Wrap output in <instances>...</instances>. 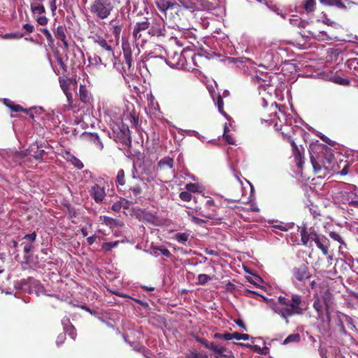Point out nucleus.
Segmentation results:
<instances>
[{
  "label": "nucleus",
  "mask_w": 358,
  "mask_h": 358,
  "mask_svg": "<svg viewBox=\"0 0 358 358\" xmlns=\"http://www.w3.org/2000/svg\"><path fill=\"white\" fill-rule=\"evenodd\" d=\"M309 152L310 162L315 173H319L322 169L338 172L335 157L331 148L324 144L314 145L310 147Z\"/></svg>",
  "instance_id": "nucleus-1"
},
{
  "label": "nucleus",
  "mask_w": 358,
  "mask_h": 358,
  "mask_svg": "<svg viewBox=\"0 0 358 358\" xmlns=\"http://www.w3.org/2000/svg\"><path fill=\"white\" fill-rule=\"evenodd\" d=\"M302 298L300 295L292 294L291 299L282 296L278 298V302L271 306L272 310L289 324L288 318L295 315H302L303 308L301 307Z\"/></svg>",
  "instance_id": "nucleus-2"
},
{
  "label": "nucleus",
  "mask_w": 358,
  "mask_h": 358,
  "mask_svg": "<svg viewBox=\"0 0 358 358\" xmlns=\"http://www.w3.org/2000/svg\"><path fill=\"white\" fill-rule=\"evenodd\" d=\"M180 4L176 3L177 10L171 11L167 17L173 22L177 23L186 20L192 12L197 9L195 3L180 0Z\"/></svg>",
  "instance_id": "nucleus-3"
},
{
  "label": "nucleus",
  "mask_w": 358,
  "mask_h": 358,
  "mask_svg": "<svg viewBox=\"0 0 358 358\" xmlns=\"http://www.w3.org/2000/svg\"><path fill=\"white\" fill-rule=\"evenodd\" d=\"M114 6L109 0H94L90 5V12L98 19H106L111 13Z\"/></svg>",
  "instance_id": "nucleus-4"
},
{
  "label": "nucleus",
  "mask_w": 358,
  "mask_h": 358,
  "mask_svg": "<svg viewBox=\"0 0 358 358\" xmlns=\"http://www.w3.org/2000/svg\"><path fill=\"white\" fill-rule=\"evenodd\" d=\"M149 25L150 27L148 28V31L149 35L156 37L166 36V24L164 20L160 15H157L153 17L151 22L149 21Z\"/></svg>",
  "instance_id": "nucleus-5"
},
{
  "label": "nucleus",
  "mask_w": 358,
  "mask_h": 358,
  "mask_svg": "<svg viewBox=\"0 0 358 358\" xmlns=\"http://www.w3.org/2000/svg\"><path fill=\"white\" fill-rule=\"evenodd\" d=\"M196 341L200 343L206 348L212 351L213 355L215 358L228 357L229 355V354H231V352L228 350L225 347L220 346L214 342H209L205 338L196 337Z\"/></svg>",
  "instance_id": "nucleus-6"
},
{
  "label": "nucleus",
  "mask_w": 358,
  "mask_h": 358,
  "mask_svg": "<svg viewBox=\"0 0 358 358\" xmlns=\"http://www.w3.org/2000/svg\"><path fill=\"white\" fill-rule=\"evenodd\" d=\"M115 140L117 143H121L124 149L131 147V132L127 125L122 124L119 127V131L116 133Z\"/></svg>",
  "instance_id": "nucleus-7"
},
{
  "label": "nucleus",
  "mask_w": 358,
  "mask_h": 358,
  "mask_svg": "<svg viewBox=\"0 0 358 358\" xmlns=\"http://www.w3.org/2000/svg\"><path fill=\"white\" fill-rule=\"evenodd\" d=\"M184 54L183 52H178L177 51L169 50L167 54V63L170 66L178 69L187 68V59Z\"/></svg>",
  "instance_id": "nucleus-8"
},
{
  "label": "nucleus",
  "mask_w": 358,
  "mask_h": 358,
  "mask_svg": "<svg viewBox=\"0 0 358 358\" xmlns=\"http://www.w3.org/2000/svg\"><path fill=\"white\" fill-rule=\"evenodd\" d=\"M292 274L295 280L303 283L312 276L308 266L303 263L294 266L292 270Z\"/></svg>",
  "instance_id": "nucleus-9"
},
{
  "label": "nucleus",
  "mask_w": 358,
  "mask_h": 358,
  "mask_svg": "<svg viewBox=\"0 0 358 358\" xmlns=\"http://www.w3.org/2000/svg\"><path fill=\"white\" fill-rule=\"evenodd\" d=\"M144 185L145 184L141 178L133 175L131 180L127 185V191L131 192L135 197H138L142 194V186Z\"/></svg>",
  "instance_id": "nucleus-10"
},
{
  "label": "nucleus",
  "mask_w": 358,
  "mask_h": 358,
  "mask_svg": "<svg viewBox=\"0 0 358 358\" xmlns=\"http://www.w3.org/2000/svg\"><path fill=\"white\" fill-rule=\"evenodd\" d=\"M155 3L157 8L163 13L166 17L171 11L177 10L176 2L171 0H155Z\"/></svg>",
  "instance_id": "nucleus-11"
},
{
  "label": "nucleus",
  "mask_w": 358,
  "mask_h": 358,
  "mask_svg": "<svg viewBox=\"0 0 358 358\" xmlns=\"http://www.w3.org/2000/svg\"><path fill=\"white\" fill-rule=\"evenodd\" d=\"M278 106L277 104L272 103L269 107H266L261 113V120L266 122L272 123L276 119Z\"/></svg>",
  "instance_id": "nucleus-12"
},
{
  "label": "nucleus",
  "mask_w": 358,
  "mask_h": 358,
  "mask_svg": "<svg viewBox=\"0 0 358 358\" xmlns=\"http://www.w3.org/2000/svg\"><path fill=\"white\" fill-rule=\"evenodd\" d=\"M94 44L98 45L102 50L106 52V57L111 59L112 57H114V52L113 48L109 45L107 41L100 35H95L94 36L90 37Z\"/></svg>",
  "instance_id": "nucleus-13"
},
{
  "label": "nucleus",
  "mask_w": 358,
  "mask_h": 358,
  "mask_svg": "<svg viewBox=\"0 0 358 358\" xmlns=\"http://www.w3.org/2000/svg\"><path fill=\"white\" fill-rule=\"evenodd\" d=\"M31 10L34 15H40L36 18V20L38 23V24H40L41 26H45L48 24V17L45 15H43V14H44L45 13V8L43 4L31 3Z\"/></svg>",
  "instance_id": "nucleus-14"
},
{
  "label": "nucleus",
  "mask_w": 358,
  "mask_h": 358,
  "mask_svg": "<svg viewBox=\"0 0 358 358\" xmlns=\"http://www.w3.org/2000/svg\"><path fill=\"white\" fill-rule=\"evenodd\" d=\"M290 145L292 148V154L294 158V160L296 163L298 168H302L304 160H303V153L304 148L302 146L299 147L294 142V140L291 139L289 141Z\"/></svg>",
  "instance_id": "nucleus-15"
},
{
  "label": "nucleus",
  "mask_w": 358,
  "mask_h": 358,
  "mask_svg": "<svg viewBox=\"0 0 358 358\" xmlns=\"http://www.w3.org/2000/svg\"><path fill=\"white\" fill-rule=\"evenodd\" d=\"M122 48L123 50L124 55V62L123 63V69L127 68L129 70L132 65V51L131 48V45L128 41H122Z\"/></svg>",
  "instance_id": "nucleus-16"
},
{
  "label": "nucleus",
  "mask_w": 358,
  "mask_h": 358,
  "mask_svg": "<svg viewBox=\"0 0 358 358\" xmlns=\"http://www.w3.org/2000/svg\"><path fill=\"white\" fill-rule=\"evenodd\" d=\"M27 155L34 158L36 160H42L45 150L43 149V145L38 143L31 144L27 150Z\"/></svg>",
  "instance_id": "nucleus-17"
},
{
  "label": "nucleus",
  "mask_w": 358,
  "mask_h": 358,
  "mask_svg": "<svg viewBox=\"0 0 358 358\" xmlns=\"http://www.w3.org/2000/svg\"><path fill=\"white\" fill-rule=\"evenodd\" d=\"M90 193L91 196L96 203L101 202L106 196L105 187L99 184H94L92 186Z\"/></svg>",
  "instance_id": "nucleus-18"
},
{
  "label": "nucleus",
  "mask_w": 358,
  "mask_h": 358,
  "mask_svg": "<svg viewBox=\"0 0 358 358\" xmlns=\"http://www.w3.org/2000/svg\"><path fill=\"white\" fill-rule=\"evenodd\" d=\"M83 136L87 141L93 143L97 150H102L103 149V141L96 133H84Z\"/></svg>",
  "instance_id": "nucleus-19"
},
{
  "label": "nucleus",
  "mask_w": 358,
  "mask_h": 358,
  "mask_svg": "<svg viewBox=\"0 0 358 358\" xmlns=\"http://www.w3.org/2000/svg\"><path fill=\"white\" fill-rule=\"evenodd\" d=\"M150 25L148 19H146L142 22H136L133 29V37L134 38L135 41L139 40L142 36L141 32L148 29Z\"/></svg>",
  "instance_id": "nucleus-20"
},
{
  "label": "nucleus",
  "mask_w": 358,
  "mask_h": 358,
  "mask_svg": "<svg viewBox=\"0 0 358 358\" xmlns=\"http://www.w3.org/2000/svg\"><path fill=\"white\" fill-rule=\"evenodd\" d=\"M234 177L236 180V194L235 195H229V197L227 199V200L231 202H238L241 199L243 196V182L236 173L234 174Z\"/></svg>",
  "instance_id": "nucleus-21"
},
{
  "label": "nucleus",
  "mask_w": 358,
  "mask_h": 358,
  "mask_svg": "<svg viewBox=\"0 0 358 358\" xmlns=\"http://www.w3.org/2000/svg\"><path fill=\"white\" fill-rule=\"evenodd\" d=\"M173 159L170 157H164L157 164V169L159 171L172 170L173 168Z\"/></svg>",
  "instance_id": "nucleus-22"
},
{
  "label": "nucleus",
  "mask_w": 358,
  "mask_h": 358,
  "mask_svg": "<svg viewBox=\"0 0 358 358\" xmlns=\"http://www.w3.org/2000/svg\"><path fill=\"white\" fill-rule=\"evenodd\" d=\"M317 247L322 252L324 255H328L329 248V241L324 236H320L315 241Z\"/></svg>",
  "instance_id": "nucleus-23"
},
{
  "label": "nucleus",
  "mask_w": 358,
  "mask_h": 358,
  "mask_svg": "<svg viewBox=\"0 0 358 358\" xmlns=\"http://www.w3.org/2000/svg\"><path fill=\"white\" fill-rule=\"evenodd\" d=\"M116 186L118 188L119 191L126 192L127 191V185L125 180V174L123 169H120L118 171L117 176H116Z\"/></svg>",
  "instance_id": "nucleus-24"
},
{
  "label": "nucleus",
  "mask_w": 358,
  "mask_h": 358,
  "mask_svg": "<svg viewBox=\"0 0 358 358\" xmlns=\"http://www.w3.org/2000/svg\"><path fill=\"white\" fill-rule=\"evenodd\" d=\"M102 220L104 224H106V226L109 227L111 229L115 227L121 228L124 225L122 221L108 216H103Z\"/></svg>",
  "instance_id": "nucleus-25"
},
{
  "label": "nucleus",
  "mask_w": 358,
  "mask_h": 358,
  "mask_svg": "<svg viewBox=\"0 0 358 358\" xmlns=\"http://www.w3.org/2000/svg\"><path fill=\"white\" fill-rule=\"evenodd\" d=\"M4 103L6 104V106L7 107H8L10 108V110L12 112H15V113L24 112V113L28 114L27 109L22 108V106H21L19 104H15L13 102H12L11 101H10L8 99H5Z\"/></svg>",
  "instance_id": "nucleus-26"
},
{
  "label": "nucleus",
  "mask_w": 358,
  "mask_h": 358,
  "mask_svg": "<svg viewBox=\"0 0 358 358\" xmlns=\"http://www.w3.org/2000/svg\"><path fill=\"white\" fill-rule=\"evenodd\" d=\"M59 85L63 92L70 91L71 85L74 83H76V80L69 78H59Z\"/></svg>",
  "instance_id": "nucleus-27"
},
{
  "label": "nucleus",
  "mask_w": 358,
  "mask_h": 358,
  "mask_svg": "<svg viewBox=\"0 0 358 358\" xmlns=\"http://www.w3.org/2000/svg\"><path fill=\"white\" fill-rule=\"evenodd\" d=\"M79 98L80 100L85 103H89L90 101V95L87 90V87L84 85H80L79 87Z\"/></svg>",
  "instance_id": "nucleus-28"
},
{
  "label": "nucleus",
  "mask_w": 358,
  "mask_h": 358,
  "mask_svg": "<svg viewBox=\"0 0 358 358\" xmlns=\"http://www.w3.org/2000/svg\"><path fill=\"white\" fill-rule=\"evenodd\" d=\"M127 119L129 120L131 127L138 128L139 126V116L136 111L133 110L127 114Z\"/></svg>",
  "instance_id": "nucleus-29"
},
{
  "label": "nucleus",
  "mask_w": 358,
  "mask_h": 358,
  "mask_svg": "<svg viewBox=\"0 0 358 358\" xmlns=\"http://www.w3.org/2000/svg\"><path fill=\"white\" fill-rule=\"evenodd\" d=\"M320 2L326 6H336L338 8L345 9L346 6L341 0H319Z\"/></svg>",
  "instance_id": "nucleus-30"
},
{
  "label": "nucleus",
  "mask_w": 358,
  "mask_h": 358,
  "mask_svg": "<svg viewBox=\"0 0 358 358\" xmlns=\"http://www.w3.org/2000/svg\"><path fill=\"white\" fill-rule=\"evenodd\" d=\"M302 7L307 13H312L315 10L316 1L315 0H304Z\"/></svg>",
  "instance_id": "nucleus-31"
},
{
  "label": "nucleus",
  "mask_w": 358,
  "mask_h": 358,
  "mask_svg": "<svg viewBox=\"0 0 358 358\" xmlns=\"http://www.w3.org/2000/svg\"><path fill=\"white\" fill-rule=\"evenodd\" d=\"M66 29L64 26L59 25L57 27L56 31L55 33V37L60 40V41H64L66 37Z\"/></svg>",
  "instance_id": "nucleus-32"
},
{
  "label": "nucleus",
  "mask_w": 358,
  "mask_h": 358,
  "mask_svg": "<svg viewBox=\"0 0 358 358\" xmlns=\"http://www.w3.org/2000/svg\"><path fill=\"white\" fill-rule=\"evenodd\" d=\"M215 105L217 107L219 112L224 116H227V113L224 110V101L221 95H217L216 99L214 100Z\"/></svg>",
  "instance_id": "nucleus-33"
},
{
  "label": "nucleus",
  "mask_w": 358,
  "mask_h": 358,
  "mask_svg": "<svg viewBox=\"0 0 358 358\" xmlns=\"http://www.w3.org/2000/svg\"><path fill=\"white\" fill-rule=\"evenodd\" d=\"M56 61L59 66V69L57 70V74H64L67 71V66L63 61L60 56L56 57Z\"/></svg>",
  "instance_id": "nucleus-34"
},
{
  "label": "nucleus",
  "mask_w": 358,
  "mask_h": 358,
  "mask_svg": "<svg viewBox=\"0 0 358 358\" xmlns=\"http://www.w3.org/2000/svg\"><path fill=\"white\" fill-rule=\"evenodd\" d=\"M300 341V335L299 334H292L289 335L284 341L282 344L287 345L290 343H299Z\"/></svg>",
  "instance_id": "nucleus-35"
},
{
  "label": "nucleus",
  "mask_w": 358,
  "mask_h": 358,
  "mask_svg": "<svg viewBox=\"0 0 358 358\" xmlns=\"http://www.w3.org/2000/svg\"><path fill=\"white\" fill-rule=\"evenodd\" d=\"M197 285H206L208 281L213 280V277L210 276L207 274H199L197 277Z\"/></svg>",
  "instance_id": "nucleus-36"
},
{
  "label": "nucleus",
  "mask_w": 358,
  "mask_h": 358,
  "mask_svg": "<svg viewBox=\"0 0 358 358\" xmlns=\"http://www.w3.org/2000/svg\"><path fill=\"white\" fill-rule=\"evenodd\" d=\"M89 60V62L91 64H95V65H100V64H103L104 66H106L107 65V61L108 60V59L106 57V59H105V61H103L101 57L99 56H96V57H94V58H91L90 57L88 59ZM109 60H110L109 59Z\"/></svg>",
  "instance_id": "nucleus-37"
},
{
  "label": "nucleus",
  "mask_w": 358,
  "mask_h": 358,
  "mask_svg": "<svg viewBox=\"0 0 358 358\" xmlns=\"http://www.w3.org/2000/svg\"><path fill=\"white\" fill-rule=\"evenodd\" d=\"M189 234L187 233H178L176 234V240L182 244H185L189 240Z\"/></svg>",
  "instance_id": "nucleus-38"
},
{
  "label": "nucleus",
  "mask_w": 358,
  "mask_h": 358,
  "mask_svg": "<svg viewBox=\"0 0 358 358\" xmlns=\"http://www.w3.org/2000/svg\"><path fill=\"white\" fill-rule=\"evenodd\" d=\"M119 244V241H113V242H106L103 243L102 244V249L108 252L110 251L113 248H115Z\"/></svg>",
  "instance_id": "nucleus-39"
},
{
  "label": "nucleus",
  "mask_w": 358,
  "mask_h": 358,
  "mask_svg": "<svg viewBox=\"0 0 358 358\" xmlns=\"http://www.w3.org/2000/svg\"><path fill=\"white\" fill-rule=\"evenodd\" d=\"M66 333L73 339L75 340L77 336V331L76 328L73 325H69L64 328Z\"/></svg>",
  "instance_id": "nucleus-40"
},
{
  "label": "nucleus",
  "mask_w": 358,
  "mask_h": 358,
  "mask_svg": "<svg viewBox=\"0 0 358 358\" xmlns=\"http://www.w3.org/2000/svg\"><path fill=\"white\" fill-rule=\"evenodd\" d=\"M300 235L301 237V241L303 245H306L308 242L310 241L309 233L306 231V229L304 227L301 229Z\"/></svg>",
  "instance_id": "nucleus-41"
},
{
  "label": "nucleus",
  "mask_w": 358,
  "mask_h": 358,
  "mask_svg": "<svg viewBox=\"0 0 358 358\" xmlns=\"http://www.w3.org/2000/svg\"><path fill=\"white\" fill-rule=\"evenodd\" d=\"M232 339H236L238 341L243 340L248 341L250 338V336L246 334H241L238 332H234L231 334Z\"/></svg>",
  "instance_id": "nucleus-42"
},
{
  "label": "nucleus",
  "mask_w": 358,
  "mask_h": 358,
  "mask_svg": "<svg viewBox=\"0 0 358 358\" xmlns=\"http://www.w3.org/2000/svg\"><path fill=\"white\" fill-rule=\"evenodd\" d=\"M122 28L123 25H115L114 27H111L112 33L115 39L120 38Z\"/></svg>",
  "instance_id": "nucleus-43"
},
{
  "label": "nucleus",
  "mask_w": 358,
  "mask_h": 358,
  "mask_svg": "<svg viewBox=\"0 0 358 358\" xmlns=\"http://www.w3.org/2000/svg\"><path fill=\"white\" fill-rule=\"evenodd\" d=\"M185 189L190 193H195L199 191V186L198 184L189 182L186 184Z\"/></svg>",
  "instance_id": "nucleus-44"
},
{
  "label": "nucleus",
  "mask_w": 358,
  "mask_h": 358,
  "mask_svg": "<svg viewBox=\"0 0 358 358\" xmlns=\"http://www.w3.org/2000/svg\"><path fill=\"white\" fill-rule=\"evenodd\" d=\"M245 296H248V297H252V298H255V299H257L258 297H261L265 301H268V299L266 297H264V296L259 294L256 292L251 291V290H249V289H245Z\"/></svg>",
  "instance_id": "nucleus-45"
},
{
  "label": "nucleus",
  "mask_w": 358,
  "mask_h": 358,
  "mask_svg": "<svg viewBox=\"0 0 358 358\" xmlns=\"http://www.w3.org/2000/svg\"><path fill=\"white\" fill-rule=\"evenodd\" d=\"M213 337L216 339H224L226 341H230L232 339L231 334H230V333H225V334L215 333L214 334Z\"/></svg>",
  "instance_id": "nucleus-46"
},
{
  "label": "nucleus",
  "mask_w": 358,
  "mask_h": 358,
  "mask_svg": "<svg viewBox=\"0 0 358 358\" xmlns=\"http://www.w3.org/2000/svg\"><path fill=\"white\" fill-rule=\"evenodd\" d=\"M313 307L317 311L319 316L322 314V305L319 299L314 301Z\"/></svg>",
  "instance_id": "nucleus-47"
},
{
  "label": "nucleus",
  "mask_w": 358,
  "mask_h": 358,
  "mask_svg": "<svg viewBox=\"0 0 358 358\" xmlns=\"http://www.w3.org/2000/svg\"><path fill=\"white\" fill-rule=\"evenodd\" d=\"M41 31L45 35V36L48 42V44L50 45H52L53 42H54V39H53L50 31L46 28L41 29Z\"/></svg>",
  "instance_id": "nucleus-48"
},
{
  "label": "nucleus",
  "mask_w": 358,
  "mask_h": 358,
  "mask_svg": "<svg viewBox=\"0 0 358 358\" xmlns=\"http://www.w3.org/2000/svg\"><path fill=\"white\" fill-rule=\"evenodd\" d=\"M329 236L334 241L338 242L341 244H345V242L341 235L336 231H331Z\"/></svg>",
  "instance_id": "nucleus-49"
},
{
  "label": "nucleus",
  "mask_w": 358,
  "mask_h": 358,
  "mask_svg": "<svg viewBox=\"0 0 358 358\" xmlns=\"http://www.w3.org/2000/svg\"><path fill=\"white\" fill-rule=\"evenodd\" d=\"M179 197L184 201H190L192 198L191 193L187 190L180 192Z\"/></svg>",
  "instance_id": "nucleus-50"
},
{
  "label": "nucleus",
  "mask_w": 358,
  "mask_h": 358,
  "mask_svg": "<svg viewBox=\"0 0 358 358\" xmlns=\"http://www.w3.org/2000/svg\"><path fill=\"white\" fill-rule=\"evenodd\" d=\"M187 358H209V356L204 353L192 352Z\"/></svg>",
  "instance_id": "nucleus-51"
},
{
  "label": "nucleus",
  "mask_w": 358,
  "mask_h": 358,
  "mask_svg": "<svg viewBox=\"0 0 358 358\" xmlns=\"http://www.w3.org/2000/svg\"><path fill=\"white\" fill-rule=\"evenodd\" d=\"M309 210L314 218H318L321 216L320 210H319L315 206L313 205H311V206L309 208Z\"/></svg>",
  "instance_id": "nucleus-52"
},
{
  "label": "nucleus",
  "mask_w": 358,
  "mask_h": 358,
  "mask_svg": "<svg viewBox=\"0 0 358 358\" xmlns=\"http://www.w3.org/2000/svg\"><path fill=\"white\" fill-rule=\"evenodd\" d=\"M66 340V333L62 332L60 333L57 338L56 343L58 346L63 344L64 343V341Z\"/></svg>",
  "instance_id": "nucleus-53"
},
{
  "label": "nucleus",
  "mask_w": 358,
  "mask_h": 358,
  "mask_svg": "<svg viewBox=\"0 0 358 358\" xmlns=\"http://www.w3.org/2000/svg\"><path fill=\"white\" fill-rule=\"evenodd\" d=\"M22 37H23V34H18V33L6 34L3 36V38L5 39L21 38Z\"/></svg>",
  "instance_id": "nucleus-54"
},
{
  "label": "nucleus",
  "mask_w": 358,
  "mask_h": 358,
  "mask_svg": "<svg viewBox=\"0 0 358 358\" xmlns=\"http://www.w3.org/2000/svg\"><path fill=\"white\" fill-rule=\"evenodd\" d=\"M336 168L338 169L337 173H339L341 176H345L348 173L349 164L345 162V165L341 171H338L339 166L338 165H336Z\"/></svg>",
  "instance_id": "nucleus-55"
},
{
  "label": "nucleus",
  "mask_w": 358,
  "mask_h": 358,
  "mask_svg": "<svg viewBox=\"0 0 358 358\" xmlns=\"http://www.w3.org/2000/svg\"><path fill=\"white\" fill-rule=\"evenodd\" d=\"M23 239H27L31 243H34L36 239V233L34 231L31 234H27L23 237Z\"/></svg>",
  "instance_id": "nucleus-56"
},
{
  "label": "nucleus",
  "mask_w": 358,
  "mask_h": 358,
  "mask_svg": "<svg viewBox=\"0 0 358 358\" xmlns=\"http://www.w3.org/2000/svg\"><path fill=\"white\" fill-rule=\"evenodd\" d=\"M155 250H159L164 257H169L171 255L170 251L166 248H155Z\"/></svg>",
  "instance_id": "nucleus-57"
},
{
  "label": "nucleus",
  "mask_w": 358,
  "mask_h": 358,
  "mask_svg": "<svg viewBox=\"0 0 358 358\" xmlns=\"http://www.w3.org/2000/svg\"><path fill=\"white\" fill-rule=\"evenodd\" d=\"M236 213L238 215H240V216L243 218L245 220H247V217L244 215V213H246V210L244 208L241 207V206H238L236 208Z\"/></svg>",
  "instance_id": "nucleus-58"
},
{
  "label": "nucleus",
  "mask_w": 358,
  "mask_h": 358,
  "mask_svg": "<svg viewBox=\"0 0 358 358\" xmlns=\"http://www.w3.org/2000/svg\"><path fill=\"white\" fill-rule=\"evenodd\" d=\"M223 138L229 144L234 145L235 143L234 138L226 132L223 134Z\"/></svg>",
  "instance_id": "nucleus-59"
},
{
  "label": "nucleus",
  "mask_w": 358,
  "mask_h": 358,
  "mask_svg": "<svg viewBox=\"0 0 358 358\" xmlns=\"http://www.w3.org/2000/svg\"><path fill=\"white\" fill-rule=\"evenodd\" d=\"M200 59H202V55L200 54H194L191 57V59L196 67H199V65L197 64V60Z\"/></svg>",
  "instance_id": "nucleus-60"
},
{
  "label": "nucleus",
  "mask_w": 358,
  "mask_h": 358,
  "mask_svg": "<svg viewBox=\"0 0 358 358\" xmlns=\"http://www.w3.org/2000/svg\"><path fill=\"white\" fill-rule=\"evenodd\" d=\"M23 29H24L27 33L31 34L34 32V27L32 24L27 23L23 25Z\"/></svg>",
  "instance_id": "nucleus-61"
},
{
  "label": "nucleus",
  "mask_w": 358,
  "mask_h": 358,
  "mask_svg": "<svg viewBox=\"0 0 358 358\" xmlns=\"http://www.w3.org/2000/svg\"><path fill=\"white\" fill-rule=\"evenodd\" d=\"M122 208L120 201H118L117 202H115L111 207V209L115 212H119L120 211Z\"/></svg>",
  "instance_id": "nucleus-62"
},
{
  "label": "nucleus",
  "mask_w": 358,
  "mask_h": 358,
  "mask_svg": "<svg viewBox=\"0 0 358 358\" xmlns=\"http://www.w3.org/2000/svg\"><path fill=\"white\" fill-rule=\"evenodd\" d=\"M67 208H68V213L71 218L76 217L78 216V213L74 208L68 206Z\"/></svg>",
  "instance_id": "nucleus-63"
},
{
  "label": "nucleus",
  "mask_w": 358,
  "mask_h": 358,
  "mask_svg": "<svg viewBox=\"0 0 358 358\" xmlns=\"http://www.w3.org/2000/svg\"><path fill=\"white\" fill-rule=\"evenodd\" d=\"M320 236L318 235L315 231H311L309 232L310 240L313 241L314 242L315 241V240L319 238Z\"/></svg>",
  "instance_id": "nucleus-64"
}]
</instances>
